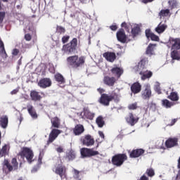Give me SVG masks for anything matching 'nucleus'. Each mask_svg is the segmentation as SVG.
I'll return each instance as SVG.
<instances>
[{
    "mask_svg": "<svg viewBox=\"0 0 180 180\" xmlns=\"http://www.w3.org/2000/svg\"><path fill=\"white\" fill-rule=\"evenodd\" d=\"M148 63V59H142L134 68L135 71L139 72L142 81H145V79H148L153 77V72L148 70L146 68Z\"/></svg>",
    "mask_w": 180,
    "mask_h": 180,
    "instance_id": "obj_1",
    "label": "nucleus"
},
{
    "mask_svg": "<svg viewBox=\"0 0 180 180\" xmlns=\"http://www.w3.org/2000/svg\"><path fill=\"white\" fill-rule=\"evenodd\" d=\"M19 155H20L22 158H26L29 164H32L33 162V157H34L33 150L29 148H23L22 151L19 153Z\"/></svg>",
    "mask_w": 180,
    "mask_h": 180,
    "instance_id": "obj_2",
    "label": "nucleus"
},
{
    "mask_svg": "<svg viewBox=\"0 0 180 180\" xmlns=\"http://www.w3.org/2000/svg\"><path fill=\"white\" fill-rule=\"evenodd\" d=\"M68 63L70 65H73V67H79L81 64H84V63H85V58L84 57H80L78 59L77 56H70L68 58Z\"/></svg>",
    "mask_w": 180,
    "mask_h": 180,
    "instance_id": "obj_3",
    "label": "nucleus"
},
{
    "mask_svg": "<svg viewBox=\"0 0 180 180\" xmlns=\"http://www.w3.org/2000/svg\"><path fill=\"white\" fill-rule=\"evenodd\" d=\"M126 160H127V156L125 154H118L112 158V161L113 165L120 167V165H122Z\"/></svg>",
    "mask_w": 180,
    "mask_h": 180,
    "instance_id": "obj_4",
    "label": "nucleus"
},
{
    "mask_svg": "<svg viewBox=\"0 0 180 180\" xmlns=\"http://www.w3.org/2000/svg\"><path fill=\"white\" fill-rule=\"evenodd\" d=\"M82 157H94V155H99V152L94 150V149H89L87 148H83L80 150Z\"/></svg>",
    "mask_w": 180,
    "mask_h": 180,
    "instance_id": "obj_5",
    "label": "nucleus"
},
{
    "mask_svg": "<svg viewBox=\"0 0 180 180\" xmlns=\"http://www.w3.org/2000/svg\"><path fill=\"white\" fill-rule=\"evenodd\" d=\"M66 172L67 169H65V167L63 166L61 164L58 165L55 168V173L57 174V175H59L62 179H64V178L67 176Z\"/></svg>",
    "mask_w": 180,
    "mask_h": 180,
    "instance_id": "obj_6",
    "label": "nucleus"
},
{
    "mask_svg": "<svg viewBox=\"0 0 180 180\" xmlns=\"http://www.w3.org/2000/svg\"><path fill=\"white\" fill-rule=\"evenodd\" d=\"M61 134V131L57 129H53L51 131L49 136L48 144L53 143L56 139L58 137V135Z\"/></svg>",
    "mask_w": 180,
    "mask_h": 180,
    "instance_id": "obj_7",
    "label": "nucleus"
},
{
    "mask_svg": "<svg viewBox=\"0 0 180 180\" xmlns=\"http://www.w3.org/2000/svg\"><path fill=\"white\" fill-rule=\"evenodd\" d=\"M115 99V96H108V94H102L100 98V103L104 105V106H109V102Z\"/></svg>",
    "mask_w": 180,
    "mask_h": 180,
    "instance_id": "obj_8",
    "label": "nucleus"
},
{
    "mask_svg": "<svg viewBox=\"0 0 180 180\" xmlns=\"http://www.w3.org/2000/svg\"><path fill=\"white\" fill-rule=\"evenodd\" d=\"M4 167L8 168V171H12V169H18V161L16 158H13L11 160V164H13V167L9 165V162L6 160L4 162Z\"/></svg>",
    "mask_w": 180,
    "mask_h": 180,
    "instance_id": "obj_9",
    "label": "nucleus"
},
{
    "mask_svg": "<svg viewBox=\"0 0 180 180\" xmlns=\"http://www.w3.org/2000/svg\"><path fill=\"white\" fill-rule=\"evenodd\" d=\"M27 112L30 115V116H31L32 119L36 120L38 117L37 115V112H36V109H34V107H33V105L30 103H28L27 105Z\"/></svg>",
    "mask_w": 180,
    "mask_h": 180,
    "instance_id": "obj_10",
    "label": "nucleus"
},
{
    "mask_svg": "<svg viewBox=\"0 0 180 180\" xmlns=\"http://www.w3.org/2000/svg\"><path fill=\"white\" fill-rule=\"evenodd\" d=\"M127 122L131 126H134L137 122H139V117L134 115L132 113H129L126 117Z\"/></svg>",
    "mask_w": 180,
    "mask_h": 180,
    "instance_id": "obj_11",
    "label": "nucleus"
},
{
    "mask_svg": "<svg viewBox=\"0 0 180 180\" xmlns=\"http://www.w3.org/2000/svg\"><path fill=\"white\" fill-rule=\"evenodd\" d=\"M82 143L84 144V146H86V147H89L95 144V141L94 140V138H92V136H91L90 135H86L83 139Z\"/></svg>",
    "mask_w": 180,
    "mask_h": 180,
    "instance_id": "obj_12",
    "label": "nucleus"
},
{
    "mask_svg": "<svg viewBox=\"0 0 180 180\" xmlns=\"http://www.w3.org/2000/svg\"><path fill=\"white\" fill-rule=\"evenodd\" d=\"M155 47H157V44H150L146 49V54L149 57L151 56H155Z\"/></svg>",
    "mask_w": 180,
    "mask_h": 180,
    "instance_id": "obj_13",
    "label": "nucleus"
},
{
    "mask_svg": "<svg viewBox=\"0 0 180 180\" xmlns=\"http://www.w3.org/2000/svg\"><path fill=\"white\" fill-rule=\"evenodd\" d=\"M165 146L167 148H172V147H175V146H178V139L170 138L167 139L165 142Z\"/></svg>",
    "mask_w": 180,
    "mask_h": 180,
    "instance_id": "obj_14",
    "label": "nucleus"
},
{
    "mask_svg": "<svg viewBox=\"0 0 180 180\" xmlns=\"http://www.w3.org/2000/svg\"><path fill=\"white\" fill-rule=\"evenodd\" d=\"M84 131H85V128H84V125L81 124H77L73 129L75 136H81Z\"/></svg>",
    "mask_w": 180,
    "mask_h": 180,
    "instance_id": "obj_15",
    "label": "nucleus"
},
{
    "mask_svg": "<svg viewBox=\"0 0 180 180\" xmlns=\"http://www.w3.org/2000/svg\"><path fill=\"white\" fill-rule=\"evenodd\" d=\"M103 56L107 61H110V63H113V61L116 60V53L113 52H105L103 53Z\"/></svg>",
    "mask_w": 180,
    "mask_h": 180,
    "instance_id": "obj_16",
    "label": "nucleus"
},
{
    "mask_svg": "<svg viewBox=\"0 0 180 180\" xmlns=\"http://www.w3.org/2000/svg\"><path fill=\"white\" fill-rule=\"evenodd\" d=\"M39 86L40 88H49V86H51V80L50 79H42L38 82Z\"/></svg>",
    "mask_w": 180,
    "mask_h": 180,
    "instance_id": "obj_17",
    "label": "nucleus"
},
{
    "mask_svg": "<svg viewBox=\"0 0 180 180\" xmlns=\"http://www.w3.org/2000/svg\"><path fill=\"white\" fill-rule=\"evenodd\" d=\"M143 99H150L151 98V89L150 84H146V89L142 91Z\"/></svg>",
    "mask_w": 180,
    "mask_h": 180,
    "instance_id": "obj_18",
    "label": "nucleus"
},
{
    "mask_svg": "<svg viewBox=\"0 0 180 180\" xmlns=\"http://www.w3.org/2000/svg\"><path fill=\"white\" fill-rule=\"evenodd\" d=\"M81 116H82L83 119L92 120L94 117H95V113L91 112L89 110H84V112L81 113Z\"/></svg>",
    "mask_w": 180,
    "mask_h": 180,
    "instance_id": "obj_19",
    "label": "nucleus"
},
{
    "mask_svg": "<svg viewBox=\"0 0 180 180\" xmlns=\"http://www.w3.org/2000/svg\"><path fill=\"white\" fill-rule=\"evenodd\" d=\"M172 44V50H179L180 49V39H172L170 40Z\"/></svg>",
    "mask_w": 180,
    "mask_h": 180,
    "instance_id": "obj_20",
    "label": "nucleus"
},
{
    "mask_svg": "<svg viewBox=\"0 0 180 180\" xmlns=\"http://www.w3.org/2000/svg\"><path fill=\"white\" fill-rule=\"evenodd\" d=\"M117 39L118 41L121 43H126V34L124 33V30H120L117 32Z\"/></svg>",
    "mask_w": 180,
    "mask_h": 180,
    "instance_id": "obj_21",
    "label": "nucleus"
},
{
    "mask_svg": "<svg viewBox=\"0 0 180 180\" xmlns=\"http://www.w3.org/2000/svg\"><path fill=\"white\" fill-rule=\"evenodd\" d=\"M146 36L147 37V39H151V40H153V41H158L160 40V38L158 37V36L155 35V34L152 33L151 30H146Z\"/></svg>",
    "mask_w": 180,
    "mask_h": 180,
    "instance_id": "obj_22",
    "label": "nucleus"
},
{
    "mask_svg": "<svg viewBox=\"0 0 180 180\" xmlns=\"http://www.w3.org/2000/svg\"><path fill=\"white\" fill-rule=\"evenodd\" d=\"M131 91L133 94H139L141 91V84L139 82H135L131 86Z\"/></svg>",
    "mask_w": 180,
    "mask_h": 180,
    "instance_id": "obj_23",
    "label": "nucleus"
},
{
    "mask_svg": "<svg viewBox=\"0 0 180 180\" xmlns=\"http://www.w3.org/2000/svg\"><path fill=\"white\" fill-rule=\"evenodd\" d=\"M167 27H168L167 24H162V22H160L155 30L158 33V34H161V33H164L165 30H167Z\"/></svg>",
    "mask_w": 180,
    "mask_h": 180,
    "instance_id": "obj_24",
    "label": "nucleus"
},
{
    "mask_svg": "<svg viewBox=\"0 0 180 180\" xmlns=\"http://www.w3.org/2000/svg\"><path fill=\"white\" fill-rule=\"evenodd\" d=\"M143 154H144V150L136 149V150H133L130 153V158H137L140 157V155H143Z\"/></svg>",
    "mask_w": 180,
    "mask_h": 180,
    "instance_id": "obj_25",
    "label": "nucleus"
},
{
    "mask_svg": "<svg viewBox=\"0 0 180 180\" xmlns=\"http://www.w3.org/2000/svg\"><path fill=\"white\" fill-rule=\"evenodd\" d=\"M30 98L32 101H34V102H37L41 100V96H40V94H39V92L36 91H32L30 92Z\"/></svg>",
    "mask_w": 180,
    "mask_h": 180,
    "instance_id": "obj_26",
    "label": "nucleus"
},
{
    "mask_svg": "<svg viewBox=\"0 0 180 180\" xmlns=\"http://www.w3.org/2000/svg\"><path fill=\"white\" fill-rule=\"evenodd\" d=\"M103 81L104 84H105V85H108V86H113L115 85V82H116L115 77H105Z\"/></svg>",
    "mask_w": 180,
    "mask_h": 180,
    "instance_id": "obj_27",
    "label": "nucleus"
},
{
    "mask_svg": "<svg viewBox=\"0 0 180 180\" xmlns=\"http://www.w3.org/2000/svg\"><path fill=\"white\" fill-rule=\"evenodd\" d=\"M8 116L3 115L0 118V126L2 127V129H6L8 127Z\"/></svg>",
    "mask_w": 180,
    "mask_h": 180,
    "instance_id": "obj_28",
    "label": "nucleus"
},
{
    "mask_svg": "<svg viewBox=\"0 0 180 180\" xmlns=\"http://www.w3.org/2000/svg\"><path fill=\"white\" fill-rule=\"evenodd\" d=\"M9 153V146L5 144L1 149H0V157H6Z\"/></svg>",
    "mask_w": 180,
    "mask_h": 180,
    "instance_id": "obj_29",
    "label": "nucleus"
},
{
    "mask_svg": "<svg viewBox=\"0 0 180 180\" xmlns=\"http://www.w3.org/2000/svg\"><path fill=\"white\" fill-rule=\"evenodd\" d=\"M171 57L172 60H176L177 61L180 60V52L176 49H172Z\"/></svg>",
    "mask_w": 180,
    "mask_h": 180,
    "instance_id": "obj_30",
    "label": "nucleus"
},
{
    "mask_svg": "<svg viewBox=\"0 0 180 180\" xmlns=\"http://www.w3.org/2000/svg\"><path fill=\"white\" fill-rule=\"evenodd\" d=\"M168 5L169 8H171L172 9L179 8V2L176 0H169Z\"/></svg>",
    "mask_w": 180,
    "mask_h": 180,
    "instance_id": "obj_31",
    "label": "nucleus"
},
{
    "mask_svg": "<svg viewBox=\"0 0 180 180\" xmlns=\"http://www.w3.org/2000/svg\"><path fill=\"white\" fill-rule=\"evenodd\" d=\"M111 72L112 74H114V75H117V77L119 78L120 77V75L123 74V69L116 67V68H113L111 70Z\"/></svg>",
    "mask_w": 180,
    "mask_h": 180,
    "instance_id": "obj_32",
    "label": "nucleus"
},
{
    "mask_svg": "<svg viewBox=\"0 0 180 180\" xmlns=\"http://www.w3.org/2000/svg\"><path fill=\"white\" fill-rule=\"evenodd\" d=\"M0 54L3 57V58H6L8 55L6 54V51H5V46L4 45V42L0 40Z\"/></svg>",
    "mask_w": 180,
    "mask_h": 180,
    "instance_id": "obj_33",
    "label": "nucleus"
},
{
    "mask_svg": "<svg viewBox=\"0 0 180 180\" xmlns=\"http://www.w3.org/2000/svg\"><path fill=\"white\" fill-rule=\"evenodd\" d=\"M66 158L68 160V161H72L73 160H75V152L72 150H69L67 153Z\"/></svg>",
    "mask_w": 180,
    "mask_h": 180,
    "instance_id": "obj_34",
    "label": "nucleus"
},
{
    "mask_svg": "<svg viewBox=\"0 0 180 180\" xmlns=\"http://www.w3.org/2000/svg\"><path fill=\"white\" fill-rule=\"evenodd\" d=\"M138 33H140V26L137 24H134L131 29V34L133 36H137Z\"/></svg>",
    "mask_w": 180,
    "mask_h": 180,
    "instance_id": "obj_35",
    "label": "nucleus"
},
{
    "mask_svg": "<svg viewBox=\"0 0 180 180\" xmlns=\"http://www.w3.org/2000/svg\"><path fill=\"white\" fill-rule=\"evenodd\" d=\"M75 49L76 48L72 46L70 44H68L63 46V49L65 50V51L66 53H70V54L75 52Z\"/></svg>",
    "mask_w": 180,
    "mask_h": 180,
    "instance_id": "obj_36",
    "label": "nucleus"
},
{
    "mask_svg": "<svg viewBox=\"0 0 180 180\" xmlns=\"http://www.w3.org/2000/svg\"><path fill=\"white\" fill-rule=\"evenodd\" d=\"M162 105L164 108H166V109H169V108L174 106V103L170 102L167 99H165L162 101Z\"/></svg>",
    "mask_w": 180,
    "mask_h": 180,
    "instance_id": "obj_37",
    "label": "nucleus"
},
{
    "mask_svg": "<svg viewBox=\"0 0 180 180\" xmlns=\"http://www.w3.org/2000/svg\"><path fill=\"white\" fill-rule=\"evenodd\" d=\"M51 124L53 127L58 129V127H60V119H58L57 117L52 118Z\"/></svg>",
    "mask_w": 180,
    "mask_h": 180,
    "instance_id": "obj_38",
    "label": "nucleus"
},
{
    "mask_svg": "<svg viewBox=\"0 0 180 180\" xmlns=\"http://www.w3.org/2000/svg\"><path fill=\"white\" fill-rule=\"evenodd\" d=\"M168 98L170 101H173V102H176V101L179 100V96H178V93L176 92H172Z\"/></svg>",
    "mask_w": 180,
    "mask_h": 180,
    "instance_id": "obj_39",
    "label": "nucleus"
},
{
    "mask_svg": "<svg viewBox=\"0 0 180 180\" xmlns=\"http://www.w3.org/2000/svg\"><path fill=\"white\" fill-rule=\"evenodd\" d=\"M169 15V9L162 10L159 13V16H160V19H161V18H165V17L168 16Z\"/></svg>",
    "mask_w": 180,
    "mask_h": 180,
    "instance_id": "obj_40",
    "label": "nucleus"
},
{
    "mask_svg": "<svg viewBox=\"0 0 180 180\" xmlns=\"http://www.w3.org/2000/svg\"><path fill=\"white\" fill-rule=\"evenodd\" d=\"M96 122L97 123L98 127H103V125L105 124V121L103 120V117L102 116H99L96 119Z\"/></svg>",
    "mask_w": 180,
    "mask_h": 180,
    "instance_id": "obj_41",
    "label": "nucleus"
},
{
    "mask_svg": "<svg viewBox=\"0 0 180 180\" xmlns=\"http://www.w3.org/2000/svg\"><path fill=\"white\" fill-rule=\"evenodd\" d=\"M55 79L57 82H60V84H63L64 82V77L60 73H57L55 75Z\"/></svg>",
    "mask_w": 180,
    "mask_h": 180,
    "instance_id": "obj_42",
    "label": "nucleus"
},
{
    "mask_svg": "<svg viewBox=\"0 0 180 180\" xmlns=\"http://www.w3.org/2000/svg\"><path fill=\"white\" fill-rule=\"evenodd\" d=\"M154 89L158 94H161V87H160V82H156L154 84Z\"/></svg>",
    "mask_w": 180,
    "mask_h": 180,
    "instance_id": "obj_43",
    "label": "nucleus"
},
{
    "mask_svg": "<svg viewBox=\"0 0 180 180\" xmlns=\"http://www.w3.org/2000/svg\"><path fill=\"white\" fill-rule=\"evenodd\" d=\"M73 178L75 180H79V171L74 169L73 171Z\"/></svg>",
    "mask_w": 180,
    "mask_h": 180,
    "instance_id": "obj_44",
    "label": "nucleus"
},
{
    "mask_svg": "<svg viewBox=\"0 0 180 180\" xmlns=\"http://www.w3.org/2000/svg\"><path fill=\"white\" fill-rule=\"evenodd\" d=\"M129 110H134L137 109V103H131L128 105Z\"/></svg>",
    "mask_w": 180,
    "mask_h": 180,
    "instance_id": "obj_45",
    "label": "nucleus"
},
{
    "mask_svg": "<svg viewBox=\"0 0 180 180\" xmlns=\"http://www.w3.org/2000/svg\"><path fill=\"white\" fill-rule=\"evenodd\" d=\"M77 38H74L70 42V44L69 45L72 46V47H75V49H77Z\"/></svg>",
    "mask_w": 180,
    "mask_h": 180,
    "instance_id": "obj_46",
    "label": "nucleus"
},
{
    "mask_svg": "<svg viewBox=\"0 0 180 180\" xmlns=\"http://www.w3.org/2000/svg\"><path fill=\"white\" fill-rule=\"evenodd\" d=\"M146 174L148 175V176H154V175H155L154 169H147Z\"/></svg>",
    "mask_w": 180,
    "mask_h": 180,
    "instance_id": "obj_47",
    "label": "nucleus"
},
{
    "mask_svg": "<svg viewBox=\"0 0 180 180\" xmlns=\"http://www.w3.org/2000/svg\"><path fill=\"white\" fill-rule=\"evenodd\" d=\"M57 32L58 33H65V29L61 26L57 27Z\"/></svg>",
    "mask_w": 180,
    "mask_h": 180,
    "instance_id": "obj_48",
    "label": "nucleus"
},
{
    "mask_svg": "<svg viewBox=\"0 0 180 180\" xmlns=\"http://www.w3.org/2000/svg\"><path fill=\"white\" fill-rule=\"evenodd\" d=\"M5 18V12H0V23L4 22V19Z\"/></svg>",
    "mask_w": 180,
    "mask_h": 180,
    "instance_id": "obj_49",
    "label": "nucleus"
},
{
    "mask_svg": "<svg viewBox=\"0 0 180 180\" xmlns=\"http://www.w3.org/2000/svg\"><path fill=\"white\" fill-rule=\"evenodd\" d=\"M164 144V140H160V145H158V148H162V150H165V148L162 145Z\"/></svg>",
    "mask_w": 180,
    "mask_h": 180,
    "instance_id": "obj_50",
    "label": "nucleus"
},
{
    "mask_svg": "<svg viewBox=\"0 0 180 180\" xmlns=\"http://www.w3.org/2000/svg\"><path fill=\"white\" fill-rule=\"evenodd\" d=\"M19 92V88H16L11 91V95H16Z\"/></svg>",
    "mask_w": 180,
    "mask_h": 180,
    "instance_id": "obj_51",
    "label": "nucleus"
},
{
    "mask_svg": "<svg viewBox=\"0 0 180 180\" xmlns=\"http://www.w3.org/2000/svg\"><path fill=\"white\" fill-rule=\"evenodd\" d=\"M25 39L27 41H30L32 40V36L30 34H27L25 35Z\"/></svg>",
    "mask_w": 180,
    "mask_h": 180,
    "instance_id": "obj_52",
    "label": "nucleus"
},
{
    "mask_svg": "<svg viewBox=\"0 0 180 180\" xmlns=\"http://www.w3.org/2000/svg\"><path fill=\"white\" fill-rule=\"evenodd\" d=\"M56 150L57 151V153H59L64 152V149L61 146H58V148H56Z\"/></svg>",
    "mask_w": 180,
    "mask_h": 180,
    "instance_id": "obj_53",
    "label": "nucleus"
},
{
    "mask_svg": "<svg viewBox=\"0 0 180 180\" xmlns=\"http://www.w3.org/2000/svg\"><path fill=\"white\" fill-rule=\"evenodd\" d=\"M69 39H70V37H69V36L63 37L62 38V41H63V43H67V41H68Z\"/></svg>",
    "mask_w": 180,
    "mask_h": 180,
    "instance_id": "obj_54",
    "label": "nucleus"
},
{
    "mask_svg": "<svg viewBox=\"0 0 180 180\" xmlns=\"http://www.w3.org/2000/svg\"><path fill=\"white\" fill-rule=\"evenodd\" d=\"M12 54L13 56H18V54H19V49H13L12 51Z\"/></svg>",
    "mask_w": 180,
    "mask_h": 180,
    "instance_id": "obj_55",
    "label": "nucleus"
},
{
    "mask_svg": "<svg viewBox=\"0 0 180 180\" xmlns=\"http://www.w3.org/2000/svg\"><path fill=\"white\" fill-rule=\"evenodd\" d=\"M110 29L111 30H112L113 32H115V31L117 30V26H116V25H111V26H110Z\"/></svg>",
    "mask_w": 180,
    "mask_h": 180,
    "instance_id": "obj_56",
    "label": "nucleus"
},
{
    "mask_svg": "<svg viewBox=\"0 0 180 180\" xmlns=\"http://www.w3.org/2000/svg\"><path fill=\"white\" fill-rule=\"evenodd\" d=\"M98 134L100 137H101V139H105V134H103V132H102L101 131H99Z\"/></svg>",
    "mask_w": 180,
    "mask_h": 180,
    "instance_id": "obj_57",
    "label": "nucleus"
},
{
    "mask_svg": "<svg viewBox=\"0 0 180 180\" xmlns=\"http://www.w3.org/2000/svg\"><path fill=\"white\" fill-rule=\"evenodd\" d=\"M154 0H142L143 4H148V2H153Z\"/></svg>",
    "mask_w": 180,
    "mask_h": 180,
    "instance_id": "obj_58",
    "label": "nucleus"
},
{
    "mask_svg": "<svg viewBox=\"0 0 180 180\" xmlns=\"http://www.w3.org/2000/svg\"><path fill=\"white\" fill-rule=\"evenodd\" d=\"M175 123H176V119L172 120V126H174V124H175Z\"/></svg>",
    "mask_w": 180,
    "mask_h": 180,
    "instance_id": "obj_59",
    "label": "nucleus"
},
{
    "mask_svg": "<svg viewBox=\"0 0 180 180\" xmlns=\"http://www.w3.org/2000/svg\"><path fill=\"white\" fill-rule=\"evenodd\" d=\"M82 4H86L88 0H79Z\"/></svg>",
    "mask_w": 180,
    "mask_h": 180,
    "instance_id": "obj_60",
    "label": "nucleus"
},
{
    "mask_svg": "<svg viewBox=\"0 0 180 180\" xmlns=\"http://www.w3.org/2000/svg\"><path fill=\"white\" fill-rule=\"evenodd\" d=\"M121 26H122V27H126V26H127V24H126V22H122L121 24Z\"/></svg>",
    "mask_w": 180,
    "mask_h": 180,
    "instance_id": "obj_61",
    "label": "nucleus"
},
{
    "mask_svg": "<svg viewBox=\"0 0 180 180\" xmlns=\"http://www.w3.org/2000/svg\"><path fill=\"white\" fill-rule=\"evenodd\" d=\"M41 154H39V159H38V162H39V164L41 163V158L40 157Z\"/></svg>",
    "mask_w": 180,
    "mask_h": 180,
    "instance_id": "obj_62",
    "label": "nucleus"
},
{
    "mask_svg": "<svg viewBox=\"0 0 180 180\" xmlns=\"http://www.w3.org/2000/svg\"><path fill=\"white\" fill-rule=\"evenodd\" d=\"M98 92H100V94H102V92H103V89H98Z\"/></svg>",
    "mask_w": 180,
    "mask_h": 180,
    "instance_id": "obj_63",
    "label": "nucleus"
},
{
    "mask_svg": "<svg viewBox=\"0 0 180 180\" xmlns=\"http://www.w3.org/2000/svg\"><path fill=\"white\" fill-rule=\"evenodd\" d=\"M22 120H23V117H20V123H22Z\"/></svg>",
    "mask_w": 180,
    "mask_h": 180,
    "instance_id": "obj_64",
    "label": "nucleus"
}]
</instances>
